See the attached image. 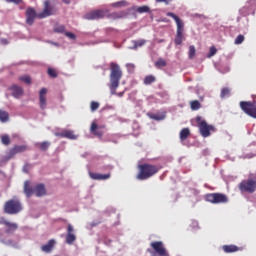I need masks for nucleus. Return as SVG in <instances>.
<instances>
[{
  "label": "nucleus",
  "instance_id": "obj_1",
  "mask_svg": "<svg viewBox=\"0 0 256 256\" xmlns=\"http://www.w3.org/2000/svg\"><path fill=\"white\" fill-rule=\"evenodd\" d=\"M161 167L158 165L143 163L138 165V174L136 179L138 181H146L159 173Z\"/></svg>",
  "mask_w": 256,
  "mask_h": 256
},
{
  "label": "nucleus",
  "instance_id": "obj_2",
  "mask_svg": "<svg viewBox=\"0 0 256 256\" xmlns=\"http://www.w3.org/2000/svg\"><path fill=\"white\" fill-rule=\"evenodd\" d=\"M110 89L111 95H116V90L119 88L120 81L123 77V72L119 64L112 62L110 64Z\"/></svg>",
  "mask_w": 256,
  "mask_h": 256
},
{
  "label": "nucleus",
  "instance_id": "obj_3",
  "mask_svg": "<svg viewBox=\"0 0 256 256\" xmlns=\"http://www.w3.org/2000/svg\"><path fill=\"white\" fill-rule=\"evenodd\" d=\"M166 17H172V19L176 21V37L174 38V44L176 46H181L183 41H185L184 22L173 12L166 13Z\"/></svg>",
  "mask_w": 256,
  "mask_h": 256
},
{
  "label": "nucleus",
  "instance_id": "obj_4",
  "mask_svg": "<svg viewBox=\"0 0 256 256\" xmlns=\"http://www.w3.org/2000/svg\"><path fill=\"white\" fill-rule=\"evenodd\" d=\"M196 124H198V129H200V135L203 138H208L211 136V133L216 132V128L203 120L201 116L196 117Z\"/></svg>",
  "mask_w": 256,
  "mask_h": 256
},
{
  "label": "nucleus",
  "instance_id": "obj_5",
  "mask_svg": "<svg viewBox=\"0 0 256 256\" xmlns=\"http://www.w3.org/2000/svg\"><path fill=\"white\" fill-rule=\"evenodd\" d=\"M22 209V204L20 200H18L17 198L8 200L4 206L5 213L9 215L19 214L22 211Z\"/></svg>",
  "mask_w": 256,
  "mask_h": 256
},
{
  "label": "nucleus",
  "instance_id": "obj_6",
  "mask_svg": "<svg viewBox=\"0 0 256 256\" xmlns=\"http://www.w3.org/2000/svg\"><path fill=\"white\" fill-rule=\"evenodd\" d=\"M241 111L247 116L256 119V103L251 101H241L239 103Z\"/></svg>",
  "mask_w": 256,
  "mask_h": 256
},
{
  "label": "nucleus",
  "instance_id": "obj_7",
  "mask_svg": "<svg viewBox=\"0 0 256 256\" xmlns=\"http://www.w3.org/2000/svg\"><path fill=\"white\" fill-rule=\"evenodd\" d=\"M238 189L240 192L253 194L256 192V180L247 179L239 183Z\"/></svg>",
  "mask_w": 256,
  "mask_h": 256
},
{
  "label": "nucleus",
  "instance_id": "obj_8",
  "mask_svg": "<svg viewBox=\"0 0 256 256\" xmlns=\"http://www.w3.org/2000/svg\"><path fill=\"white\" fill-rule=\"evenodd\" d=\"M229 199L226 194L223 193H208L206 194V202L212 204H226Z\"/></svg>",
  "mask_w": 256,
  "mask_h": 256
},
{
  "label": "nucleus",
  "instance_id": "obj_9",
  "mask_svg": "<svg viewBox=\"0 0 256 256\" xmlns=\"http://www.w3.org/2000/svg\"><path fill=\"white\" fill-rule=\"evenodd\" d=\"M58 9L51 5L49 1L44 2V9L41 13L38 14V19H46V17H51L56 15Z\"/></svg>",
  "mask_w": 256,
  "mask_h": 256
},
{
  "label": "nucleus",
  "instance_id": "obj_10",
  "mask_svg": "<svg viewBox=\"0 0 256 256\" xmlns=\"http://www.w3.org/2000/svg\"><path fill=\"white\" fill-rule=\"evenodd\" d=\"M150 247H152V250L156 253V255L152 256H170L162 241H153L150 243Z\"/></svg>",
  "mask_w": 256,
  "mask_h": 256
},
{
  "label": "nucleus",
  "instance_id": "obj_11",
  "mask_svg": "<svg viewBox=\"0 0 256 256\" xmlns=\"http://www.w3.org/2000/svg\"><path fill=\"white\" fill-rule=\"evenodd\" d=\"M106 13L104 10H93L85 15V19L88 21H95L97 19H104Z\"/></svg>",
  "mask_w": 256,
  "mask_h": 256
},
{
  "label": "nucleus",
  "instance_id": "obj_12",
  "mask_svg": "<svg viewBox=\"0 0 256 256\" xmlns=\"http://www.w3.org/2000/svg\"><path fill=\"white\" fill-rule=\"evenodd\" d=\"M27 150V145H15L12 149H10L8 156L9 158H13L15 155L24 153Z\"/></svg>",
  "mask_w": 256,
  "mask_h": 256
},
{
  "label": "nucleus",
  "instance_id": "obj_13",
  "mask_svg": "<svg viewBox=\"0 0 256 256\" xmlns=\"http://www.w3.org/2000/svg\"><path fill=\"white\" fill-rule=\"evenodd\" d=\"M89 176L94 181H106L111 178V173L107 174H101V173H95V172H89Z\"/></svg>",
  "mask_w": 256,
  "mask_h": 256
},
{
  "label": "nucleus",
  "instance_id": "obj_14",
  "mask_svg": "<svg viewBox=\"0 0 256 256\" xmlns=\"http://www.w3.org/2000/svg\"><path fill=\"white\" fill-rule=\"evenodd\" d=\"M76 241V235L74 234V227L72 224H68L66 243L72 245Z\"/></svg>",
  "mask_w": 256,
  "mask_h": 256
},
{
  "label": "nucleus",
  "instance_id": "obj_15",
  "mask_svg": "<svg viewBox=\"0 0 256 256\" xmlns=\"http://www.w3.org/2000/svg\"><path fill=\"white\" fill-rule=\"evenodd\" d=\"M38 14L36 13L34 8H28L26 10V23L27 25H33Z\"/></svg>",
  "mask_w": 256,
  "mask_h": 256
},
{
  "label": "nucleus",
  "instance_id": "obj_16",
  "mask_svg": "<svg viewBox=\"0 0 256 256\" xmlns=\"http://www.w3.org/2000/svg\"><path fill=\"white\" fill-rule=\"evenodd\" d=\"M0 224H3L7 227L5 231L6 234H13L18 229L17 223L9 222L7 220L0 221Z\"/></svg>",
  "mask_w": 256,
  "mask_h": 256
},
{
  "label": "nucleus",
  "instance_id": "obj_17",
  "mask_svg": "<svg viewBox=\"0 0 256 256\" xmlns=\"http://www.w3.org/2000/svg\"><path fill=\"white\" fill-rule=\"evenodd\" d=\"M9 91L12 92V96L15 99H20L24 95L23 88L21 86L16 85V84L12 85L9 88Z\"/></svg>",
  "mask_w": 256,
  "mask_h": 256
},
{
  "label": "nucleus",
  "instance_id": "obj_18",
  "mask_svg": "<svg viewBox=\"0 0 256 256\" xmlns=\"http://www.w3.org/2000/svg\"><path fill=\"white\" fill-rule=\"evenodd\" d=\"M46 95H47V89L46 88H42L40 93H39V101H40V108H41V110H45L46 107H47Z\"/></svg>",
  "mask_w": 256,
  "mask_h": 256
},
{
  "label": "nucleus",
  "instance_id": "obj_19",
  "mask_svg": "<svg viewBox=\"0 0 256 256\" xmlns=\"http://www.w3.org/2000/svg\"><path fill=\"white\" fill-rule=\"evenodd\" d=\"M57 136L60 138H66L69 140H76L77 139V135L74 134V131L72 130H63L60 133H57Z\"/></svg>",
  "mask_w": 256,
  "mask_h": 256
},
{
  "label": "nucleus",
  "instance_id": "obj_20",
  "mask_svg": "<svg viewBox=\"0 0 256 256\" xmlns=\"http://www.w3.org/2000/svg\"><path fill=\"white\" fill-rule=\"evenodd\" d=\"M222 250L226 254H231V253L239 252L241 249L237 245L230 244V245H223Z\"/></svg>",
  "mask_w": 256,
  "mask_h": 256
},
{
  "label": "nucleus",
  "instance_id": "obj_21",
  "mask_svg": "<svg viewBox=\"0 0 256 256\" xmlns=\"http://www.w3.org/2000/svg\"><path fill=\"white\" fill-rule=\"evenodd\" d=\"M91 133L94 135V136H97L99 138H102L103 135H104V131H103V128L102 127H99L97 125V123H92V126H91Z\"/></svg>",
  "mask_w": 256,
  "mask_h": 256
},
{
  "label": "nucleus",
  "instance_id": "obj_22",
  "mask_svg": "<svg viewBox=\"0 0 256 256\" xmlns=\"http://www.w3.org/2000/svg\"><path fill=\"white\" fill-rule=\"evenodd\" d=\"M24 193L26 194L27 198L32 197L35 193V189L30 185V181L26 180L24 183Z\"/></svg>",
  "mask_w": 256,
  "mask_h": 256
},
{
  "label": "nucleus",
  "instance_id": "obj_23",
  "mask_svg": "<svg viewBox=\"0 0 256 256\" xmlns=\"http://www.w3.org/2000/svg\"><path fill=\"white\" fill-rule=\"evenodd\" d=\"M34 193L36 194L37 197H43L47 194V191L45 189V185L44 184H38L36 185L35 189H34Z\"/></svg>",
  "mask_w": 256,
  "mask_h": 256
},
{
  "label": "nucleus",
  "instance_id": "obj_24",
  "mask_svg": "<svg viewBox=\"0 0 256 256\" xmlns=\"http://www.w3.org/2000/svg\"><path fill=\"white\" fill-rule=\"evenodd\" d=\"M54 245H55V241L54 239H51L47 244L42 245L41 249L45 253H50L53 250Z\"/></svg>",
  "mask_w": 256,
  "mask_h": 256
},
{
  "label": "nucleus",
  "instance_id": "obj_25",
  "mask_svg": "<svg viewBox=\"0 0 256 256\" xmlns=\"http://www.w3.org/2000/svg\"><path fill=\"white\" fill-rule=\"evenodd\" d=\"M156 77L154 75H146V77H144V85L146 86H150L153 83L156 82Z\"/></svg>",
  "mask_w": 256,
  "mask_h": 256
},
{
  "label": "nucleus",
  "instance_id": "obj_26",
  "mask_svg": "<svg viewBox=\"0 0 256 256\" xmlns=\"http://www.w3.org/2000/svg\"><path fill=\"white\" fill-rule=\"evenodd\" d=\"M201 107L202 105L199 100L190 101V109H192V111H198L201 109Z\"/></svg>",
  "mask_w": 256,
  "mask_h": 256
},
{
  "label": "nucleus",
  "instance_id": "obj_27",
  "mask_svg": "<svg viewBox=\"0 0 256 256\" xmlns=\"http://www.w3.org/2000/svg\"><path fill=\"white\" fill-rule=\"evenodd\" d=\"M190 136L189 128H184L180 131V141H186L187 138Z\"/></svg>",
  "mask_w": 256,
  "mask_h": 256
},
{
  "label": "nucleus",
  "instance_id": "obj_28",
  "mask_svg": "<svg viewBox=\"0 0 256 256\" xmlns=\"http://www.w3.org/2000/svg\"><path fill=\"white\" fill-rule=\"evenodd\" d=\"M146 40L144 39H140V40H135L133 43H134V47L133 49L134 50H137L138 48H142L143 46H145L146 44Z\"/></svg>",
  "mask_w": 256,
  "mask_h": 256
},
{
  "label": "nucleus",
  "instance_id": "obj_29",
  "mask_svg": "<svg viewBox=\"0 0 256 256\" xmlns=\"http://www.w3.org/2000/svg\"><path fill=\"white\" fill-rule=\"evenodd\" d=\"M154 66L158 69L164 68L167 66V61L163 58H159L156 63H154Z\"/></svg>",
  "mask_w": 256,
  "mask_h": 256
},
{
  "label": "nucleus",
  "instance_id": "obj_30",
  "mask_svg": "<svg viewBox=\"0 0 256 256\" xmlns=\"http://www.w3.org/2000/svg\"><path fill=\"white\" fill-rule=\"evenodd\" d=\"M0 121L6 123L9 121V114L7 111L0 110Z\"/></svg>",
  "mask_w": 256,
  "mask_h": 256
},
{
  "label": "nucleus",
  "instance_id": "obj_31",
  "mask_svg": "<svg viewBox=\"0 0 256 256\" xmlns=\"http://www.w3.org/2000/svg\"><path fill=\"white\" fill-rule=\"evenodd\" d=\"M125 12H113L109 15L110 19H123Z\"/></svg>",
  "mask_w": 256,
  "mask_h": 256
},
{
  "label": "nucleus",
  "instance_id": "obj_32",
  "mask_svg": "<svg viewBox=\"0 0 256 256\" xmlns=\"http://www.w3.org/2000/svg\"><path fill=\"white\" fill-rule=\"evenodd\" d=\"M39 149L43 152L47 151L49 147L51 146V143L49 141H44L38 144Z\"/></svg>",
  "mask_w": 256,
  "mask_h": 256
},
{
  "label": "nucleus",
  "instance_id": "obj_33",
  "mask_svg": "<svg viewBox=\"0 0 256 256\" xmlns=\"http://www.w3.org/2000/svg\"><path fill=\"white\" fill-rule=\"evenodd\" d=\"M230 93H231V91H230L229 88H227V87L222 88V89H221V92H220V98H221V99H224V98H226V97H229V96H230Z\"/></svg>",
  "mask_w": 256,
  "mask_h": 256
},
{
  "label": "nucleus",
  "instance_id": "obj_34",
  "mask_svg": "<svg viewBox=\"0 0 256 256\" xmlns=\"http://www.w3.org/2000/svg\"><path fill=\"white\" fill-rule=\"evenodd\" d=\"M195 55H196V48H195L194 45H192V46L189 47L188 58L190 60H193L195 58Z\"/></svg>",
  "mask_w": 256,
  "mask_h": 256
},
{
  "label": "nucleus",
  "instance_id": "obj_35",
  "mask_svg": "<svg viewBox=\"0 0 256 256\" xmlns=\"http://www.w3.org/2000/svg\"><path fill=\"white\" fill-rule=\"evenodd\" d=\"M128 2L125 0L119 1V2H115L112 4V7H116V8H120V7H128Z\"/></svg>",
  "mask_w": 256,
  "mask_h": 256
},
{
  "label": "nucleus",
  "instance_id": "obj_36",
  "mask_svg": "<svg viewBox=\"0 0 256 256\" xmlns=\"http://www.w3.org/2000/svg\"><path fill=\"white\" fill-rule=\"evenodd\" d=\"M1 141H2V144L5 145V146H9L11 144V140H10L9 135H2L1 136Z\"/></svg>",
  "mask_w": 256,
  "mask_h": 256
},
{
  "label": "nucleus",
  "instance_id": "obj_37",
  "mask_svg": "<svg viewBox=\"0 0 256 256\" xmlns=\"http://www.w3.org/2000/svg\"><path fill=\"white\" fill-rule=\"evenodd\" d=\"M245 41V37L242 34H239L235 40H234V44L235 45H241L243 42Z\"/></svg>",
  "mask_w": 256,
  "mask_h": 256
},
{
  "label": "nucleus",
  "instance_id": "obj_38",
  "mask_svg": "<svg viewBox=\"0 0 256 256\" xmlns=\"http://www.w3.org/2000/svg\"><path fill=\"white\" fill-rule=\"evenodd\" d=\"M150 8L148 6H141L136 8V13H149Z\"/></svg>",
  "mask_w": 256,
  "mask_h": 256
},
{
  "label": "nucleus",
  "instance_id": "obj_39",
  "mask_svg": "<svg viewBox=\"0 0 256 256\" xmlns=\"http://www.w3.org/2000/svg\"><path fill=\"white\" fill-rule=\"evenodd\" d=\"M19 80H20L21 82H24V83L27 84V85H31V78H30L29 75L21 76V77H19Z\"/></svg>",
  "mask_w": 256,
  "mask_h": 256
},
{
  "label": "nucleus",
  "instance_id": "obj_40",
  "mask_svg": "<svg viewBox=\"0 0 256 256\" xmlns=\"http://www.w3.org/2000/svg\"><path fill=\"white\" fill-rule=\"evenodd\" d=\"M48 75L51 77V78H57L58 77V73L56 72L55 69L53 68H49L48 69Z\"/></svg>",
  "mask_w": 256,
  "mask_h": 256
},
{
  "label": "nucleus",
  "instance_id": "obj_41",
  "mask_svg": "<svg viewBox=\"0 0 256 256\" xmlns=\"http://www.w3.org/2000/svg\"><path fill=\"white\" fill-rule=\"evenodd\" d=\"M65 30L66 28L64 25H59L54 28L55 33H65Z\"/></svg>",
  "mask_w": 256,
  "mask_h": 256
},
{
  "label": "nucleus",
  "instance_id": "obj_42",
  "mask_svg": "<svg viewBox=\"0 0 256 256\" xmlns=\"http://www.w3.org/2000/svg\"><path fill=\"white\" fill-rule=\"evenodd\" d=\"M100 107V104L96 101L91 102V110L92 112H96Z\"/></svg>",
  "mask_w": 256,
  "mask_h": 256
},
{
  "label": "nucleus",
  "instance_id": "obj_43",
  "mask_svg": "<svg viewBox=\"0 0 256 256\" xmlns=\"http://www.w3.org/2000/svg\"><path fill=\"white\" fill-rule=\"evenodd\" d=\"M216 54H217V49L214 46L210 47V54H208V58H212Z\"/></svg>",
  "mask_w": 256,
  "mask_h": 256
},
{
  "label": "nucleus",
  "instance_id": "obj_44",
  "mask_svg": "<svg viewBox=\"0 0 256 256\" xmlns=\"http://www.w3.org/2000/svg\"><path fill=\"white\" fill-rule=\"evenodd\" d=\"M31 168H32V164L26 163V164L24 165V167H23V172L26 173V174H28L29 171L31 170Z\"/></svg>",
  "mask_w": 256,
  "mask_h": 256
},
{
  "label": "nucleus",
  "instance_id": "obj_45",
  "mask_svg": "<svg viewBox=\"0 0 256 256\" xmlns=\"http://www.w3.org/2000/svg\"><path fill=\"white\" fill-rule=\"evenodd\" d=\"M65 35L66 37H69V39H76V35L72 32H66Z\"/></svg>",
  "mask_w": 256,
  "mask_h": 256
},
{
  "label": "nucleus",
  "instance_id": "obj_46",
  "mask_svg": "<svg viewBox=\"0 0 256 256\" xmlns=\"http://www.w3.org/2000/svg\"><path fill=\"white\" fill-rule=\"evenodd\" d=\"M7 3H14L15 5H19V3H22V0H6Z\"/></svg>",
  "mask_w": 256,
  "mask_h": 256
},
{
  "label": "nucleus",
  "instance_id": "obj_47",
  "mask_svg": "<svg viewBox=\"0 0 256 256\" xmlns=\"http://www.w3.org/2000/svg\"><path fill=\"white\" fill-rule=\"evenodd\" d=\"M172 0H156V3H164L165 5H169Z\"/></svg>",
  "mask_w": 256,
  "mask_h": 256
},
{
  "label": "nucleus",
  "instance_id": "obj_48",
  "mask_svg": "<svg viewBox=\"0 0 256 256\" xmlns=\"http://www.w3.org/2000/svg\"><path fill=\"white\" fill-rule=\"evenodd\" d=\"M152 119L160 121L162 118H160L159 115H152Z\"/></svg>",
  "mask_w": 256,
  "mask_h": 256
},
{
  "label": "nucleus",
  "instance_id": "obj_49",
  "mask_svg": "<svg viewBox=\"0 0 256 256\" xmlns=\"http://www.w3.org/2000/svg\"><path fill=\"white\" fill-rule=\"evenodd\" d=\"M124 94H125V92L123 91V92H120V93L116 92L115 95H117L118 97L122 98L124 96Z\"/></svg>",
  "mask_w": 256,
  "mask_h": 256
},
{
  "label": "nucleus",
  "instance_id": "obj_50",
  "mask_svg": "<svg viewBox=\"0 0 256 256\" xmlns=\"http://www.w3.org/2000/svg\"><path fill=\"white\" fill-rule=\"evenodd\" d=\"M64 3H66L67 5H69L70 0H63Z\"/></svg>",
  "mask_w": 256,
  "mask_h": 256
},
{
  "label": "nucleus",
  "instance_id": "obj_51",
  "mask_svg": "<svg viewBox=\"0 0 256 256\" xmlns=\"http://www.w3.org/2000/svg\"><path fill=\"white\" fill-rule=\"evenodd\" d=\"M106 169H109V170H111V169H112V167H110V166H106Z\"/></svg>",
  "mask_w": 256,
  "mask_h": 256
},
{
  "label": "nucleus",
  "instance_id": "obj_52",
  "mask_svg": "<svg viewBox=\"0 0 256 256\" xmlns=\"http://www.w3.org/2000/svg\"><path fill=\"white\" fill-rule=\"evenodd\" d=\"M128 66H130V67L134 68V65H133V64H128Z\"/></svg>",
  "mask_w": 256,
  "mask_h": 256
},
{
  "label": "nucleus",
  "instance_id": "obj_53",
  "mask_svg": "<svg viewBox=\"0 0 256 256\" xmlns=\"http://www.w3.org/2000/svg\"><path fill=\"white\" fill-rule=\"evenodd\" d=\"M158 43H163V40L158 41Z\"/></svg>",
  "mask_w": 256,
  "mask_h": 256
},
{
  "label": "nucleus",
  "instance_id": "obj_54",
  "mask_svg": "<svg viewBox=\"0 0 256 256\" xmlns=\"http://www.w3.org/2000/svg\"><path fill=\"white\" fill-rule=\"evenodd\" d=\"M148 252L152 253L151 249H148Z\"/></svg>",
  "mask_w": 256,
  "mask_h": 256
},
{
  "label": "nucleus",
  "instance_id": "obj_55",
  "mask_svg": "<svg viewBox=\"0 0 256 256\" xmlns=\"http://www.w3.org/2000/svg\"><path fill=\"white\" fill-rule=\"evenodd\" d=\"M167 21H168V20L164 19V22H166V23H167Z\"/></svg>",
  "mask_w": 256,
  "mask_h": 256
},
{
  "label": "nucleus",
  "instance_id": "obj_56",
  "mask_svg": "<svg viewBox=\"0 0 256 256\" xmlns=\"http://www.w3.org/2000/svg\"><path fill=\"white\" fill-rule=\"evenodd\" d=\"M56 256H58V255H56Z\"/></svg>",
  "mask_w": 256,
  "mask_h": 256
}]
</instances>
